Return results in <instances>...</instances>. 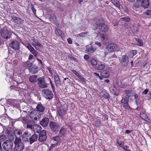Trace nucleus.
I'll return each instance as SVG.
<instances>
[{"mask_svg":"<svg viewBox=\"0 0 151 151\" xmlns=\"http://www.w3.org/2000/svg\"><path fill=\"white\" fill-rule=\"evenodd\" d=\"M49 78H45L44 77L39 78L37 79V84L39 87L42 88H47L49 85Z\"/></svg>","mask_w":151,"mask_h":151,"instance_id":"f257e3e1","label":"nucleus"},{"mask_svg":"<svg viewBox=\"0 0 151 151\" xmlns=\"http://www.w3.org/2000/svg\"><path fill=\"white\" fill-rule=\"evenodd\" d=\"M102 20L101 19H99L96 22V26L93 29H96L97 27L99 29L103 32H107L108 31L109 28L108 27L102 23Z\"/></svg>","mask_w":151,"mask_h":151,"instance_id":"f03ea898","label":"nucleus"},{"mask_svg":"<svg viewBox=\"0 0 151 151\" xmlns=\"http://www.w3.org/2000/svg\"><path fill=\"white\" fill-rule=\"evenodd\" d=\"M43 96L47 99H51L53 98V94L52 91L48 89H45L42 91Z\"/></svg>","mask_w":151,"mask_h":151,"instance_id":"7ed1b4c3","label":"nucleus"},{"mask_svg":"<svg viewBox=\"0 0 151 151\" xmlns=\"http://www.w3.org/2000/svg\"><path fill=\"white\" fill-rule=\"evenodd\" d=\"M13 145V141L11 140H6L3 143L2 146L5 150H12Z\"/></svg>","mask_w":151,"mask_h":151,"instance_id":"20e7f679","label":"nucleus"},{"mask_svg":"<svg viewBox=\"0 0 151 151\" xmlns=\"http://www.w3.org/2000/svg\"><path fill=\"white\" fill-rule=\"evenodd\" d=\"M14 143L15 147L14 149V151H22L24 147V144L21 142V141H14Z\"/></svg>","mask_w":151,"mask_h":151,"instance_id":"39448f33","label":"nucleus"},{"mask_svg":"<svg viewBox=\"0 0 151 151\" xmlns=\"http://www.w3.org/2000/svg\"><path fill=\"white\" fill-rule=\"evenodd\" d=\"M41 115L40 112L37 110H33L29 114L30 117L32 119L37 120L41 117Z\"/></svg>","mask_w":151,"mask_h":151,"instance_id":"423d86ee","label":"nucleus"},{"mask_svg":"<svg viewBox=\"0 0 151 151\" xmlns=\"http://www.w3.org/2000/svg\"><path fill=\"white\" fill-rule=\"evenodd\" d=\"M129 100V99L124 97L122 98L121 101V106H123L126 109L128 110L131 109V108L128 104Z\"/></svg>","mask_w":151,"mask_h":151,"instance_id":"0eeeda50","label":"nucleus"},{"mask_svg":"<svg viewBox=\"0 0 151 151\" xmlns=\"http://www.w3.org/2000/svg\"><path fill=\"white\" fill-rule=\"evenodd\" d=\"M49 126L52 131L53 132H57L60 128L59 125L58 123L53 121L50 122Z\"/></svg>","mask_w":151,"mask_h":151,"instance_id":"6e6552de","label":"nucleus"},{"mask_svg":"<svg viewBox=\"0 0 151 151\" xmlns=\"http://www.w3.org/2000/svg\"><path fill=\"white\" fill-rule=\"evenodd\" d=\"M1 34L3 38L8 39L11 37L12 33L7 29H4L1 31Z\"/></svg>","mask_w":151,"mask_h":151,"instance_id":"1a4fd4ad","label":"nucleus"},{"mask_svg":"<svg viewBox=\"0 0 151 151\" xmlns=\"http://www.w3.org/2000/svg\"><path fill=\"white\" fill-rule=\"evenodd\" d=\"M6 134H7V136L9 140H11L12 141L14 139V132L11 128H8L6 129Z\"/></svg>","mask_w":151,"mask_h":151,"instance_id":"9d476101","label":"nucleus"},{"mask_svg":"<svg viewBox=\"0 0 151 151\" xmlns=\"http://www.w3.org/2000/svg\"><path fill=\"white\" fill-rule=\"evenodd\" d=\"M19 42L17 40H14L10 43L9 46L12 48L16 50L19 49Z\"/></svg>","mask_w":151,"mask_h":151,"instance_id":"9b49d317","label":"nucleus"},{"mask_svg":"<svg viewBox=\"0 0 151 151\" xmlns=\"http://www.w3.org/2000/svg\"><path fill=\"white\" fill-rule=\"evenodd\" d=\"M14 133L15 137L14 141H21V137L22 136V131L19 129H15L14 131Z\"/></svg>","mask_w":151,"mask_h":151,"instance_id":"f8f14e48","label":"nucleus"},{"mask_svg":"<svg viewBox=\"0 0 151 151\" xmlns=\"http://www.w3.org/2000/svg\"><path fill=\"white\" fill-rule=\"evenodd\" d=\"M46 134V132L45 130H42L41 132L39 134L38 140L41 142L45 141L47 138Z\"/></svg>","mask_w":151,"mask_h":151,"instance_id":"ddd939ff","label":"nucleus"},{"mask_svg":"<svg viewBox=\"0 0 151 151\" xmlns=\"http://www.w3.org/2000/svg\"><path fill=\"white\" fill-rule=\"evenodd\" d=\"M116 47V45L114 43L109 44L106 48V52L108 53L112 52L114 50Z\"/></svg>","mask_w":151,"mask_h":151,"instance_id":"4468645a","label":"nucleus"},{"mask_svg":"<svg viewBox=\"0 0 151 151\" xmlns=\"http://www.w3.org/2000/svg\"><path fill=\"white\" fill-rule=\"evenodd\" d=\"M129 61L128 57L127 56L123 55L122 56L121 62L124 66H127Z\"/></svg>","mask_w":151,"mask_h":151,"instance_id":"2eb2a0df","label":"nucleus"},{"mask_svg":"<svg viewBox=\"0 0 151 151\" xmlns=\"http://www.w3.org/2000/svg\"><path fill=\"white\" fill-rule=\"evenodd\" d=\"M30 134L29 133L28 131H25L22 136V140L25 142H29Z\"/></svg>","mask_w":151,"mask_h":151,"instance_id":"dca6fc26","label":"nucleus"},{"mask_svg":"<svg viewBox=\"0 0 151 151\" xmlns=\"http://www.w3.org/2000/svg\"><path fill=\"white\" fill-rule=\"evenodd\" d=\"M32 65L28 68L29 72L32 74L37 73L39 70L38 67Z\"/></svg>","mask_w":151,"mask_h":151,"instance_id":"f3484780","label":"nucleus"},{"mask_svg":"<svg viewBox=\"0 0 151 151\" xmlns=\"http://www.w3.org/2000/svg\"><path fill=\"white\" fill-rule=\"evenodd\" d=\"M26 47L30 52L36 57L37 55V51L35 50L34 47L30 45L29 43H27Z\"/></svg>","mask_w":151,"mask_h":151,"instance_id":"a211bd4d","label":"nucleus"},{"mask_svg":"<svg viewBox=\"0 0 151 151\" xmlns=\"http://www.w3.org/2000/svg\"><path fill=\"white\" fill-rule=\"evenodd\" d=\"M12 19L15 23L18 24H22L24 22L23 20L17 17L13 16Z\"/></svg>","mask_w":151,"mask_h":151,"instance_id":"6ab92c4d","label":"nucleus"},{"mask_svg":"<svg viewBox=\"0 0 151 151\" xmlns=\"http://www.w3.org/2000/svg\"><path fill=\"white\" fill-rule=\"evenodd\" d=\"M38 135L37 134H34L32 136H31L29 138V142L30 145L32 144L34 142L36 141L38 139Z\"/></svg>","mask_w":151,"mask_h":151,"instance_id":"aec40b11","label":"nucleus"},{"mask_svg":"<svg viewBox=\"0 0 151 151\" xmlns=\"http://www.w3.org/2000/svg\"><path fill=\"white\" fill-rule=\"evenodd\" d=\"M150 1L148 0H143L141 3V4H138L137 5V7H139L140 6L145 8H147L149 5Z\"/></svg>","mask_w":151,"mask_h":151,"instance_id":"412c9836","label":"nucleus"},{"mask_svg":"<svg viewBox=\"0 0 151 151\" xmlns=\"http://www.w3.org/2000/svg\"><path fill=\"white\" fill-rule=\"evenodd\" d=\"M110 92L116 96L119 95V91L115 87V86H111L110 88Z\"/></svg>","mask_w":151,"mask_h":151,"instance_id":"4be33fe9","label":"nucleus"},{"mask_svg":"<svg viewBox=\"0 0 151 151\" xmlns=\"http://www.w3.org/2000/svg\"><path fill=\"white\" fill-rule=\"evenodd\" d=\"M49 122V119L48 118L45 117L43 118L40 122V124L42 126L46 127L48 125Z\"/></svg>","mask_w":151,"mask_h":151,"instance_id":"5701e85b","label":"nucleus"},{"mask_svg":"<svg viewBox=\"0 0 151 151\" xmlns=\"http://www.w3.org/2000/svg\"><path fill=\"white\" fill-rule=\"evenodd\" d=\"M100 95L101 97L104 98L109 100L110 95L105 90H102L100 93Z\"/></svg>","mask_w":151,"mask_h":151,"instance_id":"b1692460","label":"nucleus"},{"mask_svg":"<svg viewBox=\"0 0 151 151\" xmlns=\"http://www.w3.org/2000/svg\"><path fill=\"white\" fill-rule=\"evenodd\" d=\"M54 81L57 87L60 85L61 81L60 79L59 76L57 75H55L54 76Z\"/></svg>","mask_w":151,"mask_h":151,"instance_id":"393cba45","label":"nucleus"},{"mask_svg":"<svg viewBox=\"0 0 151 151\" xmlns=\"http://www.w3.org/2000/svg\"><path fill=\"white\" fill-rule=\"evenodd\" d=\"M57 111L58 114L60 116V117L62 119L63 118V116L65 114V110L62 107H60L58 108Z\"/></svg>","mask_w":151,"mask_h":151,"instance_id":"a878e982","label":"nucleus"},{"mask_svg":"<svg viewBox=\"0 0 151 151\" xmlns=\"http://www.w3.org/2000/svg\"><path fill=\"white\" fill-rule=\"evenodd\" d=\"M32 129L34 132L39 133L41 130V127L39 125L34 124L33 126Z\"/></svg>","mask_w":151,"mask_h":151,"instance_id":"bb28decb","label":"nucleus"},{"mask_svg":"<svg viewBox=\"0 0 151 151\" xmlns=\"http://www.w3.org/2000/svg\"><path fill=\"white\" fill-rule=\"evenodd\" d=\"M124 92L126 95V96L125 97L129 99L130 97L134 95L133 93L132 92V91L131 90H125Z\"/></svg>","mask_w":151,"mask_h":151,"instance_id":"cd10ccee","label":"nucleus"},{"mask_svg":"<svg viewBox=\"0 0 151 151\" xmlns=\"http://www.w3.org/2000/svg\"><path fill=\"white\" fill-rule=\"evenodd\" d=\"M37 76L36 75H32L29 76V81L32 83H35L37 81Z\"/></svg>","mask_w":151,"mask_h":151,"instance_id":"c85d7f7f","label":"nucleus"},{"mask_svg":"<svg viewBox=\"0 0 151 151\" xmlns=\"http://www.w3.org/2000/svg\"><path fill=\"white\" fill-rule=\"evenodd\" d=\"M96 50V48H93L92 46H91L87 48L86 50V52L88 53H93Z\"/></svg>","mask_w":151,"mask_h":151,"instance_id":"c756f323","label":"nucleus"},{"mask_svg":"<svg viewBox=\"0 0 151 151\" xmlns=\"http://www.w3.org/2000/svg\"><path fill=\"white\" fill-rule=\"evenodd\" d=\"M66 130L65 128H62L59 131V134L60 137H65L66 134Z\"/></svg>","mask_w":151,"mask_h":151,"instance_id":"7c9ffc66","label":"nucleus"},{"mask_svg":"<svg viewBox=\"0 0 151 151\" xmlns=\"http://www.w3.org/2000/svg\"><path fill=\"white\" fill-rule=\"evenodd\" d=\"M101 75L105 78H107L109 76V72L106 70H103L101 72Z\"/></svg>","mask_w":151,"mask_h":151,"instance_id":"2f4dec72","label":"nucleus"},{"mask_svg":"<svg viewBox=\"0 0 151 151\" xmlns=\"http://www.w3.org/2000/svg\"><path fill=\"white\" fill-rule=\"evenodd\" d=\"M37 111L39 112H43L45 110V108L44 106L40 104H38L36 107Z\"/></svg>","mask_w":151,"mask_h":151,"instance_id":"473e14b6","label":"nucleus"},{"mask_svg":"<svg viewBox=\"0 0 151 151\" xmlns=\"http://www.w3.org/2000/svg\"><path fill=\"white\" fill-rule=\"evenodd\" d=\"M55 34L57 36H60L61 37L63 35V33L62 31L60 29L56 28L55 29Z\"/></svg>","mask_w":151,"mask_h":151,"instance_id":"72a5a7b5","label":"nucleus"},{"mask_svg":"<svg viewBox=\"0 0 151 151\" xmlns=\"http://www.w3.org/2000/svg\"><path fill=\"white\" fill-rule=\"evenodd\" d=\"M15 100L14 99H8L7 100V103L12 106H14L16 105Z\"/></svg>","mask_w":151,"mask_h":151,"instance_id":"f704fd0d","label":"nucleus"},{"mask_svg":"<svg viewBox=\"0 0 151 151\" xmlns=\"http://www.w3.org/2000/svg\"><path fill=\"white\" fill-rule=\"evenodd\" d=\"M131 20L130 18L128 16L122 17L120 19V21H124L125 22H129Z\"/></svg>","mask_w":151,"mask_h":151,"instance_id":"c9c22d12","label":"nucleus"},{"mask_svg":"<svg viewBox=\"0 0 151 151\" xmlns=\"http://www.w3.org/2000/svg\"><path fill=\"white\" fill-rule=\"evenodd\" d=\"M32 64L29 61H27L26 62L24 63L23 65V66L24 68H27V67H30L31 66H32Z\"/></svg>","mask_w":151,"mask_h":151,"instance_id":"e433bc0d","label":"nucleus"},{"mask_svg":"<svg viewBox=\"0 0 151 151\" xmlns=\"http://www.w3.org/2000/svg\"><path fill=\"white\" fill-rule=\"evenodd\" d=\"M89 61L91 63L92 65L96 66L97 65V62L93 58H90Z\"/></svg>","mask_w":151,"mask_h":151,"instance_id":"4c0bfd02","label":"nucleus"},{"mask_svg":"<svg viewBox=\"0 0 151 151\" xmlns=\"http://www.w3.org/2000/svg\"><path fill=\"white\" fill-rule=\"evenodd\" d=\"M19 121H21L24 124L25 123L28 124L29 123V121L25 117H22V118H20L18 119Z\"/></svg>","mask_w":151,"mask_h":151,"instance_id":"58836bf2","label":"nucleus"},{"mask_svg":"<svg viewBox=\"0 0 151 151\" xmlns=\"http://www.w3.org/2000/svg\"><path fill=\"white\" fill-rule=\"evenodd\" d=\"M137 52V50H131L130 53H129V57H132L134 55H136Z\"/></svg>","mask_w":151,"mask_h":151,"instance_id":"ea45409f","label":"nucleus"},{"mask_svg":"<svg viewBox=\"0 0 151 151\" xmlns=\"http://www.w3.org/2000/svg\"><path fill=\"white\" fill-rule=\"evenodd\" d=\"M135 40L138 42L137 45L139 46H142L143 45V42L139 38H135Z\"/></svg>","mask_w":151,"mask_h":151,"instance_id":"a19ab883","label":"nucleus"},{"mask_svg":"<svg viewBox=\"0 0 151 151\" xmlns=\"http://www.w3.org/2000/svg\"><path fill=\"white\" fill-rule=\"evenodd\" d=\"M112 2L113 4L118 8L119 9L120 8V3L117 0H113Z\"/></svg>","mask_w":151,"mask_h":151,"instance_id":"79ce46f5","label":"nucleus"},{"mask_svg":"<svg viewBox=\"0 0 151 151\" xmlns=\"http://www.w3.org/2000/svg\"><path fill=\"white\" fill-rule=\"evenodd\" d=\"M60 136H56L53 138V140L56 141L57 143H58L61 140L60 138Z\"/></svg>","mask_w":151,"mask_h":151,"instance_id":"37998d69","label":"nucleus"},{"mask_svg":"<svg viewBox=\"0 0 151 151\" xmlns=\"http://www.w3.org/2000/svg\"><path fill=\"white\" fill-rule=\"evenodd\" d=\"M56 17L54 14H51L50 15V20L51 22L55 21L56 20Z\"/></svg>","mask_w":151,"mask_h":151,"instance_id":"c03bdc74","label":"nucleus"},{"mask_svg":"<svg viewBox=\"0 0 151 151\" xmlns=\"http://www.w3.org/2000/svg\"><path fill=\"white\" fill-rule=\"evenodd\" d=\"M117 142L119 145L122 148L124 147V142L122 141H119V140H117Z\"/></svg>","mask_w":151,"mask_h":151,"instance_id":"a18cd8bd","label":"nucleus"},{"mask_svg":"<svg viewBox=\"0 0 151 151\" xmlns=\"http://www.w3.org/2000/svg\"><path fill=\"white\" fill-rule=\"evenodd\" d=\"M88 32H83L82 33H81L80 34H78L77 35V37H78V36L80 37H85L86 35L87 34Z\"/></svg>","mask_w":151,"mask_h":151,"instance_id":"49530a36","label":"nucleus"},{"mask_svg":"<svg viewBox=\"0 0 151 151\" xmlns=\"http://www.w3.org/2000/svg\"><path fill=\"white\" fill-rule=\"evenodd\" d=\"M105 68V65L101 64L99 65L98 66V69L99 70H101L104 69Z\"/></svg>","mask_w":151,"mask_h":151,"instance_id":"de8ad7c7","label":"nucleus"},{"mask_svg":"<svg viewBox=\"0 0 151 151\" xmlns=\"http://www.w3.org/2000/svg\"><path fill=\"white\" fill-rule=\"evenodd\" d=\"M144 14L147 15L151 16V10H147L144 12Z\"/></svg>","mask_w":151,"mask_h":151,"instance_id":"09e8293b","label":"nucleus"},{"mask_svg":"<svg viewBox=\"0 0 151 151\" xmlns=\"http://www.w3.org/2000/svg\"><path fill=\"white\" fill-rule=\"evenodd\" d=\"M41 44H40L39 45H34V47L36 49L39 51H40L41 50Z\"/></svg>","mask_w":151,"mask_h":151,"instance_id":"8fccbe9b","label":"nucleus"},{"mask_svg":"<svg viewBox=\"0 0 151 151\" xmlns=\"http://www.w3.org/2000/svg\"><path fill=\"white\" fill-rule=\"evenodd\" d=\"M6 139V136L4 135H1L0 136V141H4Z\"/></svg>","mask_w":151,"mask_h":151,"instance_id":"3c124183","label":"nucleus"},{"mask_svg":"<svg viewBox=\"0 0 151 151\" xmlns=\"http://www.w3.org/2000/svg\"><path fill=\"white\" fill-rule=\"evenodd\" d=\"M56 6L58 8L60 9L61 10L63 9V7L62 6L61 4L59 3L57 4L56 5Z\"/></svg>","mask_w":151,"mask_h":151,"instance_id":"603ef678","label":"nucleus"},{"mask_svg":"<svg viewBox=\"0 0 151 151\" xmlns=\"http://www.w3.org/2000/svg\"><path fill=\"white\" fill-rule=\"evenodd\" d=\"M79 79L82 82H85L86 81V79L82 77L81 75L78 77Z\"/></svg>","mask_w":151,"mask_h":151,"instance_id":"864d4df0","label":"nucleus"},{"mask_svg":"<svg viewBox=\"0 0 151 151\" xmlns=\"http://www.w3.org/2000/svg\"><path fill=\"white\" fill-rule=\"evenodd\" d=\"M128 146L127 145H126L125 146H124V147L122 148L124 149L126 151H130V150L129 149H128L127 148L128 147Z\"/></svg>","mask_w":151,"mask_h":151,"instance_id":"5fc2aeb1","label":"nucleus"},{"mask_svg":"<svg viewBox=\"0 0 151 151\" xmlns=\"http://www.w3.org/2000/svg\"><path fill=\"white\" fill-rule=\"evenodd\" d=\"M40 44L41 43H40L38 41L35 42L34 41L33 42H32V45L34 46V45H39V44Z\"/></svg>","mask_w":151,"mask_h":151,"instance_id":"6e6d98bb","label":"nucleus"},{"mask_svg":"<svg viewBox=\"0 0 151 151\" xmlns=\"http://www.w3.org/2000/svg\"><path fill=\"white\" fill-rule=\"evenodd\" d=\"M72 72L76 75L78 77L80 75L77 71H76L73 70Z\"/></svg>","mask_w":151,"mask_h":151,"instance_id":"4d7b16f0","label":"nucleus"},{"mask_svg":"<svg viewBox=\"0 0 151 151\" xmlns=\"http://www.w3.org/2000/svg\"><path fill=\"white\" fill-rule=\"evenodd\" d=\"M140 114V116H141L142 118V119H144L143 117H144L145 118H146V116H147L146 115L144 114L143 112L141 113Z\"/></svg>","mask_w":151,"mask_h":151,"instance_id":"13d9d810","label":"nucleus"},{"mask_svg":"<svg viewBox=\"0 0 151 151\" xmlns=\"http://www.w3.org/2000/svg\"><path fill=\"white\" fill-rule=\"evenodd\" d=\"M84 59L86 60H87L89 58V55H85L84 56Z\"/></svg>","mask_w":151,"mask_h":151,"instance_id":"bf43d9fd","label":"nucleus"},{"mask_svg":"<svg viewBox=\"0 0 151 151\" xmlns=\"http://www.w3.org/2000/svg\"><path fill=\"white\" fill-rule=\"evenodd\" d=\"M67 41L68 42L69 44H71L72 43V40L70 38H68V39Z\"/></svg>","mask_w":151,"mask_h":151,"instance_id":"052dcab7","label":"nucleus"},{"mask_svg":"<svg viewBox=\"0 0 151 151\" xmlns=\"http://www.w3.org/2000/svg\"><path fill=\"white\" fill-rule=\"evenodd\" d=\"M27 124V128H29V129H32V127H33V126H32V125L29 124Z\"/></svg>","mask_w":151,"mask_h":151,"instance_id":"680f3d73","label":"nucleus"},{"mask_svg":"<svg viewBox=\"0 0 151 151\" xmlns=\"http://www.w3.org/2000/svg\"><path fill=\"white\" fill-rule=\"evenodd\" d=\"M31 9L34 13V14H35L36 12V10L34 8L33 6H31Z\"/></svg>","mask_w":151,"mask_h":151,"instance_id":"e2e57ef3","label":"nucleus"},{"mask_svg":"<svg viewBox=\"0 0 151 151\" xmlns=\"http://www.w3.org/2000/svg\"><path fill=\"white\" fill-rule=\"evenodd\" d=\"M134 97L135 99H136V102L137 104V99L138 98V96L137 94H135L134 95Z\"/></svg>","mask_w":151,"mask_h":151,"instance_id":"0e129e2a","label":"nucleus"},{"mask_svg":"<svg viewBox=\"0 0 151 151\" xmlns=\"http://www.w3.org/2000/svg\"><path fill=\"white\" fill-rule=\"evenodd\" d=\"M148 90L147 89H145L144 90V91H143L142 92V93L145 94H147L148 92Z\"/></svg>","mask_w":151,"mask_h":151,"instance_id":"69168bd1","label":"nucleus"},{"mask_svg":"<svg viewBox=\"0 0 151 151\" xmlns=\"http://www.w3.org/2000/svg\"><path fill=\"white\" fill-rule=\"evenodd\" d=\"M124 9L123 11L127 13L128 12V10L126 6H124Z\"/></svg>","mask_w":151,"mask_h":151,"instance_id":"338daca9","label":"nucleus"},{"mask_svg":"<svg viewBox=\"0 0 151 151\" xmlns=\"http://www.w3.org/2000/svg\"><path fill=\"white\" fill-rule=\"evenodd\" d=\"M101 37L103 40H104L105 39V37L104 34H101Z\"/></svg>","mask_w":151,"mask_h":151,"instance_id":"774afa93","label":"nucleus"}]
</instances>
